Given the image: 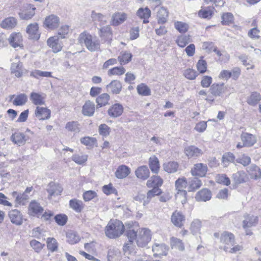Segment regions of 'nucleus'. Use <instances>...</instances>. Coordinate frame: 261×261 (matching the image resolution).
Returning a JSON list of instances; mask_svg holds the SVG:
<instances>
[{
  "mask_svg": "<svg viewBox=\"0 0 261 261\" xmlns=\"http://www.w3.org/2000/svg\"><path fill=\"white\" fill-rule=\"evenodd\" d=\"M168 11L167 9L161 7L157 12V18L159 23H164L167 21Z\"/></svg>",
  "mask_w": 261,
  "mask_h": 261,
  "instance_id": "36",
  "label": "nucleus"
},
{
  "mask_svg": "<svg viewBox=\"0 0 261 261\" xmlns=\"http://www.w3.org/2000/svg\"><path fill=\"white\" fill-rule=\"evenodd\" d=\"M213 14V8H206L200 10L198 12V15L200 17L203 18L210 19Z\"/></svg>",
  "mask_w": 261,
  "mask_h": 261,
  "instance_id": "52",
  "label": "nucleus"
},
{
  "mask_svg": "<svg viewBox=\"0 0 261 261\" xmlns=\"http://www.w3.org/2000/svg\"><path fill=\"white\" fill-rule=\"evenodd\" d=\"M27 99V96L25 94H20L16 96L13 101V103L15 106H22L25 103Z\"/></svg>",
  "mask_w": 261,
  "mask_h": 261,
  "instance_id": "56",
  "label": "nucleus"
},
{
  "mask_svg": "<svg viewBox=\"0 0 261 261\" xmlns=\"http://www.w3.org/2000/svg\"><path fill=\"white\" fill-rule=\"evenodd\" d=\"M69 206L77 213L81 212L85 207V204L82 200L77 199H72L69 201Z\"/></svg>",
  "mask_w": 261,
  "mask_h": 261,
  "instance_id": "23",
  "label": "nucleus"
},
{
  "mask_svg": "<svg viewBox=\"0 0 261 261\" xmlns=\"http://www.w3.org/2000/svg\"><path fill=\"white\" fill-rule=\"evenodd\" d=\"M202 227L201 221L199 219H194L191 223L190 230L193 234L200 233Z\"/></svg>",
  "mask_w": 261,
  "mask_h": 261,
  "instance_id": "40",
  "label": "nucleus"
},
{
  "mask_svg": "<svg viewBox=\"0 0 261 261\" xmlns=\"http://www.w3.org/2000/svg\"><path fill=\"white\" fill-rule=\"evenodd\" d=\"M235 159L234 155L230 152L225 153L222 156V162L225 167L228 166L229 163H232Z\"/></svg>",
  "mask_w": 261,
  "mask_h": 261,
  "instance_id": "61",
  "label": "nucleus"
},
{
  "mask_svg": "<svg viewBox=\"0 0 261 261\" xmlns=\"http://www.w3.org/2000/svg\"><path fill=\"white\" fill-rule=\"evenodd\" d=\"M188 184L186 178H178L175 182V190H185L184 189L188 186Z\"/></svg>",
  "mask_w": 261,
  "mask_h": 261,
  "instance_id": "50",
  "label": "nucleus"
},
{
  "mask_svg": "<svg viewBox=\"0 0 261 261\" xmlns=\"http://www.w3.org/2000/svg\"><path fill=\"white\" fill-rule=\"evenodd\" d=\"M11 139L15 144H18L19 146L23 144L27 141L24 135L21 133H14L12 135Z\"/></svg>",
  "mask_w": 261,
  "mask_h": 261,
  "instance_id": "37",
  "label": "nucleus"
},
{
  "mask_svg": "<svg viewBox=\"0 0 261 261\" xmlns=\"http://www.w3.org/2000/svg\"><path fill=\"white\" fill-rule=\"evenodd\" d=\"M168 249V247L163 243H155L152 247V250L154 253V256L159 257L167 255Z\"/></svg>",
  "mask_w": 261,
  "mask_h": 261,
  "instance_id": "9",
  "label": "nucleus"
},
{
  "mask_svg": "<svg viewBox=\"0 0 261 261\" xmlns=\"http://www.w3.org/2000/svg\"><path fill=\"white\" fill-rule=\"evenodd\" d=\"M16 19L14 17H10L3 20L1 23V27L4 29H12L16 25Z\"/></svg>",
  "mask_w": 261,
  "mask_h": 261,
  "instance_id": "33",
  "label": "nucleus"
},
{
  "mask_svg": "<svg viewBox=\"0 0 261 261\" xmlns=\"http://www.w3.org/2000/svg\"><path fill=\"white\" fill-rule=\"evenodd\" d=\"M232 178L236 184L245 182L248 180V177L243 171H238L232 174Z\"/></svg>",
  "mask_w": 261,
  "mask_h": 261,
  "instance_id": "32",
  "label": "nucleus"
},
{
  "mask_svg": "<svg viewBox=\"0 0 261 261\" xmlns=\"http://www.w3.org/2000/svg\"><path fill=\"white\" fill-rule=\"evenodd\" d=\"M137 15L141 18H143L144 23H147L148 22V20H145L148 19L151 15V11L149 8L146 7L145 8H140L137 12Z\"/></svg>",
  "mask_w": 261,
  "mask_h": 261,
  "instance_id": "41",
  "label": "nucleus"
},
{
  "mask_svg": "<svg viewBox=\"0 0 261 261\" xmlns=\"http://www.w3.org/2000/svg\"><path fill=\"white\" fill-rule=\"evenodd\" d=\"M221 23L223 25H230L234 22V16L231 13L226 12L221 16Z\"/></svg>",
  "mask_w": 261,
  "mask_h": 261,
  "instance_id": "43",
  "label": "nucleus"
},
{
  "mask_svg": "<svg viewBox=\"0 0 261 261\" xmlns=\"http://www.w3.org/2000/svg\"><path fill=\"white\" fill-rule=\"evenodd\" d=\"M149 166L152 173H158L160 165L159 159L155 156L153 155L149 158Z\"/></svg>",
  "mask_w": 261,
  "mask_h": 261,
  "instance_id": "29",
  "label": "nucleus"
},
{
  "mask_svg": "<svg viewBox=\"0 0 261 261\" xmlns=\"http://www.w3.org/2000/svg\"><path fill=\"white\" fill-rule=\"evenodd\" d=\"M110 96L107 93H103L99 95L96 99V102L98 107H101L108 103Z\"/></svg>",
  "mask_w": 261,
  "mask_h": 261,
  "instance_id": "44",
  "label": "nucleus"
},
{
  "mask_svg": "<svg viewBox=\"0 0 261 261\" xmlns=\"http://www.w3.org/2000/svg\"><path fill=\"white\" fill-rule=\"evenodd\" d=\"M135 175L137 178L145 180L150 175V171L146 166H141L135 171Z\"/></svg>",
  "mask_w": 261,
  "mask_h": 261,
  "instance_id": "20",
  "label": "nucleus"
},
{
  "mask_svg": "<svg viewBox=\"0 0 261 261\" xmlns=\"http://www.w3.org/2000/svg\"><path fill=\"white\" fill-rule=\"evenodd\" d=\"M125 72V68L122 66L115 67L109 70L108 74L111 75H121Z\"/></svg>",
  "mask_w": 261,
  "mask_h": 261,
  "instance_id": "51",
  "label": "nucleus"
},
{
  "mask_svg": "<svg viewBox=\"0 0 261 261\" xmlns=\"http://www.w3.org/2000/svg\"><path fill=\"white\" fill-rule=\"evenodd\" d=\"M10 44L14 48L22 47V37L19 33H13L8 39Z\"/></svg>",
  "mask_w": 261,
  "mask_h": 261,
  "instance_id": "10",
  "label": "nucleus"
},
{
  "mask_svg": "<svg viewBox=\"0 0 261 261\" xmlns=\"http://www.w3.org/2000/svg\"><path fill=\"white\" fill-rule=\"evenodd\" d=\"M59 37L58 36H54L49 37L47 41L48 46L51 48L52 51L57 53L60 51L62 48L63 45L59 41Z\"/></svg>",
  "mask_w": 261,
  "mask_h": 261,
  "instance_id": "8",
  "label": "nucleus"
},
{
  "mask_svg": "<svg viewBox=\"0 0 261 261\" xmlns=\"http://www.w3.org/2000/svg\"><path fill=\"white\" fill-rule=\"evenodd\" d=\"M124 226L119 220H111L105 228L106 236L109 238L119 237L124 232Z\"/></svg>",
  "mask_w": 261,
  "mask_h": 261,
  "instance_id": "2",
  "label": "nucleus"
},
{
  "mask_svg": "<svg viewBox=\"0 0 261 261\" xmlns=\"http://www.w3.org/2000/svg\"><path fill=\"white\" fill-rule=\"evenodd\" d=\"M32 190V187H28L22 194H18L17 192H13L12 195L15 197V206L19 205H25L29 201L30 197L28 195Z\"/></svg>",
  "mask_w": 261,
  "mask_h": 261,
  "instance_id": "6",
  "label": "nucleus"
},
{
  "mask_svg": "<svg viewBox=\"0 0 261 261\" xmlns=\"http://www.w3.org/2000/svg\"><path fill=\"white\" fill-rule=\"evenodd\" d=\"M78 42L81 44L84 43L87 48L91 51H95L99 48L100 43L98 39L87 32H83L79 35Z\"/></svg>",
  "mask_w": 261,
  "mask_h": 261,
  "instance_id": "3",
  "label": "nucleus"
},
{
  "mask_svg": "<svg viewBox=\"0 0 261 261\" xmlns=\"http://www.w3.org/2000/svg\"><path fill=\"white\" fill-rule=\"evenodd\" d=\"M188 189L189 192L195 191L202 186L201 180L197 177L189 179L188 184Z\"/></svg>",
  "mask_w": 261,
  "mask_h": 261,
  "instance_id": "30",
  "label": "nucleus"
},
{
  "mask_svg": "<svg viewBox=\"0 0 261 261\" xmlns=\"http://www.w3.org/2000/svg\"><path fill=\"white\" fill-rule=\"evenodd\" d=\"M47 191L49 196L51 197L53 195H60L62 191V188L59 185L51 182L47 186Z\"/></svg>",
  "mask_w": 261,
  "mask_h": 261,
  "instance_id": "24",
  "label": "nucleus"
},
{
  "mask_svg": "<svg viewBox=\"0 0 261 261\" xmlns=\"http://www.w3.org/2000/svg\"><path fill=\"white\" fill-rule=\"evenodd\" d=\"M65 128L68 131L73 132L75 134L79 133L80 131V124L76 121L68 122L66 124Z\"/></svg>",
  "mask_w": 261,
  "mask_h": 261,
  "instance_id": "46",
  "label": "nucleus"
},
{
  "mask_svg": "<svg viewBox=\"0 0 261 261\" xmlns=\"http://www.w3.org/2000/svg\"><path fill=\"white\" fill-rule=\"evenodd\" d=\"M241 139L244 145L246 147L253 146L256 142V138L254 135L247 133H243L241 136Z\"/></svg>",
  "mask_w": 261,
  "mask_h": 261,
  "instance_id": "15",
  "label": "nucleus"
},
{
  "mask_svg": "<svg viewBox=\"0 0 261 261\" xmlns=\"http://www.w3.org/2000/svg\"><path fill=\"white\" fill-rule=\"evenodd\" d=\"M36 215L38 218L43 220L47 221L53 216L54 213L50 211L47 210L44 212L43 208L40 203L34 200V216Z\"/></svg>",
  "mask_w": 261,
  "mask_h": 261,
  "instance_id": "5",
  "label": "nucleus"
},
{
  "mask_svg": "<svg viewBox=\"0 0 261 261\" xmlns=\"http://www.w3.org/2000/svg\"><path fill=\"white\" fill-rule=\"evenodd\" d=\"M192 41L191 36L189 35H181L177 37L176 43L180 47H185Z\"/></svg>",
  "mask_w": 261,
  "mask_h": 261,
  "instance_id": "35",
  "label": "nucleus"
},
{
  "mask_svg": "<svg viewBox=\"0 0 261 261\" xmlns=\"http://www.w3.org/2000/svg\"><path fill=\"white\" fill-rule=\"evenodd\" d=\"M91 18L93 21H98L102 24H104L105 23H106L105 16L102 14L96 13L94 11L92 12Z\"/></svg>",
  "mask_w": 261,
  "mask_h": 261,
  "instance_id": "58",
  "label": "nucleus"
},
{
  "mask_svg": "<svg viewBox=\"0 0 261 261\" xmlns=\"http://www.w3.org/2000/svg\"><path fill=\"white\" fill-rule=\"evenodd\" d=\"M258 222V218L257 216L251 215H245L244 220L243 221V227L244 228L255 226Z\"/></svg>",
  "mask_w": 261,
  "mask_h": 261,
  "instance_id": "13",
  "label": "nucleus"
},
{
  "mask_svg": "<svg viewBox=\"0 0 261 261\" xmlns=\"http://www.w3.org/2000/svg\"><path fill=\"white\" fill-rule=\"evenodd\" d=\"M220 248L227 252L234 244V235L227 231L223 232L220 237Z\"/></svg>",
  "mask_w": 261,
  "mask_h": 261,
  "instance_id": "4",
  "label": "nucleus"
},
{
  "mask_svg": "<svg viewBox=\"0 0 261 261\" xmlns=\"http://www.w3.org/2000/svg\"><path fill=\"white\" fill-rule=\"evenodd\" d=\"M227 89V87L223 83L214 84L211 86L210 92L214 96H220L226 92Z\"/></svg>",
  "mask_w": 261,
  "mask_h": 261,
  "instance_id": "11",
  "label": "nucleus"
},
{
  "mask_svg": "<svg viewBox=\"0 0 261 261\" xmlns=\"http://www.w3.org/2000/svg\"><path fill=\"white\" fill-rule=\"evenodd\" d=\"M175 199L182 204H185L187 201V192L186 190H176Z\"/></svg>",
  "mask_w": 261,
  "mask_h": 261,
  "instance_id": "47",
  "label": "nucleus"
},
{
  "mask_svg": "<svg viewBox=\"0 0 261 261\" xmlns=\"http://www.w3.org/2000/svg\"><path fill=\"white\" fill-rule=\"evenodd\" d=\"M126 236L129 242L136 241L138 246L145 247L151 240L150 230L147 228H142L139 230V226L136 223L125 224Z\"/></svg>",
  "mask_w": 261,
  "mask_h": 261,
  "instance_id": "1",
  "label": "nucleus"
},
{
  "mask_svg": "<svg viewBox=\"0 0 261 261\" xmlns=\"http://www.w3.org/2000/svg\"><path fill=\"white\" fill-rule=\"evenodd\" d=\"M107 88L113 94H118L121 91L122 85L120 81L113 80L107 86Z\"/></svg>",
  "mask_w": 261,
  "mask_h": 261,
  "instance_id": "26",
  "label": "nucleus"
},
{
  "mask_svg": "<svg viewBox=\"0 0 261 261\" xmlns=\"http://www.w3.org/2000/svg\"><path fill=\"white\" fill-rule=\"evenodd\" d=\"M162 191L159 188H154L149 190L147 193L146 200L144 201V204H148L150 202L151 199L156 195H159L161 194Z\"/></svg>",
  "mask_w": 261,
  "mask_h": 261,
  "instance_id": "48",
  "label": "nucleus"
},
{
  "mask_svg": "<svg viewBox=\"0 0 261 261\" xmlns=\"http://www.w3.org/2000/svg\"><path fill=\"white\" fill-rule=\"evenodd\" d=\"M211 197V192L206 188L201 189L195 196V199L197 201H206L210 200Z\"/></svg>",
  "mask_w": 261,
  "mask_h": 261,
  "instance_id": "19",
  "label": "nucleus"
},
{
  "mask_svg": "<svg viewBox=\"0 0 261 261\" xmlns=\"http://www.w3.org/2000/svg\"><path fill=\"white\" fill-rule=\"evenodd\" d=\"M88 159V155L86 154H74L72 156V160L79 165L85 163Z\"/></svg>",
  "mask_w": 261,
  "mask_h": 261,
  "instance_id": "60",
  "label": "nucleus"
},
{
  "mask_svg": "<svg viewBox=\"0 0 261 261\" xmlns=\"http://www.w3.org/2000/svg\"><path fill=\"white\" fill-rule=\"evenodd\" d=\"M35 115L39 120L48 119L50 116V111L46 107H37Z\"/></svg>",
  "mask_w": 261,
  "mask_h": 261,
  "instance_id": "16",
  "label": "nucleus"
},
{
  "mask_svg": "<svg viewBox=\"0 0 261 261\" xmlns=\"http://www.w3.org/2000/svg\"><path fill=\"white\" fill-rule=\"evenodd\" d=\"M59 18L58 16L50 15L45 18L44 24L49 29L54 30L59 27Z\"/></svg>",
  "mask_w": 261,
  "mask_h": 261,
  "instance_id": "12",
  "label": "nucleus"
},
{
  "mask_svg": "<svg viewBox=\"0 0 261 261\" xmlns=\"http://www.w3.org/2000/svg\"><path fill=\"white\" fill-rule=\"evenodd\" d=\"M170 243L172 248H175L180 251H183L185 249L184 244L179 239L172 237L171 238Z\"/></svg>",
  "mask_w": 261,
  "mask_h": 261,
  "instance_id": "45",
  "label": "nucleus"
},
{
  "mask_svg": "<svg viewBox=\"0 0 261 261\" xmlns=\"http://www.w3.org/2000/svg\"><path fill=\"white\" fill-rule=\"evenodd\" d=\"M163 179L159 176L154 175L151 176L147 181L146 186L148 188H158L163 184Z\"/></svg>",
  "mask_w": 261,
  "mask_h": 261,
  "instance_id": "27",
  "label": "nucleus"
},
{
  "mask_svg": "<svg viewBox=\"0 0 261 261\" xmlns=\"http://www.w3.org/2000/svg\"><path fill=\"white\" fill-rule=\"evenodd\" d=\"M130 173V169L125 165H121L117 169L115 175L118 178H123Z\"/></svg>",
  "mask_w": 261,
  "mask_h": 261,
  "instance_id": "34",
  "label": "nucleus"
},
{
  "mask_svg": "<svg viewBox=\"0 0 261 261\" xmlns=\"http://www.w3.org/2000/svg\"><path fill=\"white\" fill-rule=\"evenodd\" d=\"M100 36L105 37L106 39H110L112 37V30L110 25H108L101 28L100 30Z\"/></svg>",
  "mask_w": 261,
  "mask_h": 261,
  "instance_id": "53",
  "label": "nucleus"
},
{
  "mask_svg": "<svg viewBox=\"0 0 261 261\" xmlns=\"http://www.w3.org/2000/svg\"><path fill=\"white\" fill-rule=\"evenodd\" d=\"M207 171V165L203 163H197L195 164L191 170V173L193 176L201 177L205 176Z\"/></svg>",
  "mask_w": 261,
  "mask_h": 261,
  "instance_id": "7",
  "label": "nucleus"
},
{
  "mask_svg": "<svg viewBox=\"0 0 261 261\" xmlns=\"http://www.w3.org/2000/svg\"><path fill=\"white\" fill-rule=\"evenodd\" d=\"M132 56V54L128 51H121L118 57V60L121 65H125L131 61Z\"/></svg>",
  "mask_w": 261,
  "mask_h": 261,
  "instance_id": "38",
  "label": "nucleus"
},
{
  "mask_svg": "<svg viewBox=\"0 0 261 261\" xmlns=\"http://www.w3.org/2000/svg\"><path fill=\"white\" fill-rule=\"evenodd\" d=\"M81 143L86 146L93 147L96 143L97 140L95 138L85 137L80 139Z\"/></svg>",
  "mask_w": 261,
  "mask_h": 261,
  "instance_id": "59",
  "label": "nucleus"
},
{
  "mask_svg": "<svg viewBox=\"0 0 261 261\" xmlns=\"http://www.w3.org/2000/svg\"><path fill=\"white\" fill-rule=\"evenodd\" d=\"M9 216L12 223L20 225L22 223V218L20 212L13 210L9 212Z\"/></svg>",
  "mask_w": 261,
  "mask_h": 261,
  "instance_id": "22",
  "label": "nucleus"
},
{
  "mask_svg": "<svg viewBox=\"0 0 261 261\" xmlns=\"http://www.w3.org/2000/svg\"><path fill=\"white\" fill-rule=\"evenodd\" d=\"M111 128L106 124H101L98 127V132L100 135L107 137L110 135Z\"/></svg>",
  "mask_w": 261,
  "mask_h": 261,
  "instance_id": "62",
  "label": "nucleus"
},
{
  "mask_svg": "<svg viewBox=\"0 0 261 261\" xmlns=\"http://www.w3.org/2000/svg\"><path fill=\"white\" fill-rule=\"evenodd\" d=\"M185 153L189 158H197L203 154L202 151L195 146H190L185 149Z\"/></svg>",
  "mask_w": 261,
  "mask_h": 261,
  "instance_id": "17",
  "label": "nucleus"
},
{
  "mask_svg": "<svg viewBox=\"0 0 261 261\" xmlns=\"http://www.w3.org/2000/svg\"><path fill=\"white\" fill-rule=\"evenodd\" d=\"M163 169L165 171L168 173L172 174L177 171L179 165L175 161H170L163 164Z\"/></svg>",
  "mask_w": 261,
  "mask_h": 261,
  "instance_id": "25",
  "label": "nucleus"
},
{
  "mask_svg": "<svg viewBox=\"0 0 261 261\" xmlns=\"http://www.w3.org/2000/svg\"><path fill=\"white\" fill-rule=\"evenodd\" d=\"M247 172L250 178L257 179L261 178V169L255 164H251L247 168Z\"/></svg>",
  "mask_w": 261,
  "mask_h": 261,
  "instance_id": "18",
  "label": "nucleus"
},
{
  "mask_svg": "<svg viewBox=\"0 0 261 261\" xmlns=\"http://www.w3.org/2000/svg\"><path fill=\"white\" fill-rule=\"evenodd\" d=\"M184 220V216L177 211L174 212L171 216L172 222L177 227H181L182 226V221Z\"/></svg>",
  "mask_w": 261,
  "mask_h": 261,
  "instance_id": "28",
  "label": "nucleus"
},
{
  "mask_svg": "<svg viewBox=\"0 0 261 261\" xmlns=\"http://www.w3.org/2000/svg\"><path fill=\"white\" fill-rule=\"evenodd\" d=\"M47 247L48 250L52 252L55 251L58 248V243L54 238H49L47 240Z\"/></svg>",
  "mask_w": 261,
  "mask_h": 261,
  "instance_id": "63",
  "label": "nucleus"
},
{
  "mask_svg": "<svg viewBox=\"0 0 261 261\" xmlns=\"http://www.w3.org/2000/svg\"><path fill=\"white\" fill-rule=\"evenodd\" d=\"M21 67L22 64L19 61L16 63H13L11 67V72L14 74L15 76L17 77L21 76L22 74Z\"/></svg>",
  "mask_w": 261,
  "mask_h": 261,
  "instance_id": "42",
  "label": "nucleus"
},
{
  "mask_svg": "<svg viewBox=\"0 0 261 261\" xmlns=\"http://www.w3.org/2000/svg\"><path fill=\"white\" fill-rule=\"evenodd\" d=\"M95 112L94 103L88 100L85 102L82 108V113L84 116H92Z\"/></svg>",
  "mask_w": 261,
  "mask_h": 261,
  "instance_id": "21",
  "label": "nucleus"
},
{
  "mask_svg": "<svg viewBox=\"0 0 261 261\" xmlns=\"http://www.w3.org/2000/svg\"><path fill=\"white\" fill-rule=\"evenodd\" d=\"M127 18V15L124 13L118 12L112 16V24L117 26L124 22Z\"/></svg>",
  "mask_w": 261,
  "mask_h": 261,
  "instance_id": "31",
  "label": "nucleus"
},
{
  "mask_svg": "<svg viewBox=\"0 0 261 261\" xmlns=\"http://www.w3.org/2000/svg\"><path fill=\"white\" fill-rule=\"evenodd\" d=\"M137 89L138 93L143 96H148L151 94L150 89L144 84H141L138 85Z\"/></svg>",
  "mask_w": 261,
  "mask_h": 261,
  "instance_id": "54",
  "label": "nucleus"
},
{
  "mask_svg": "<svg viewBox=\"0 0 261 261\" xmlns=\"http://www.w3.org/2000/svg\"><path fill=\"white\" fill-rule=\"evenodd\" d=\"M174 25L176 30L180 33H186L189 29L188 24L182 21H175Z\"/></svg>",
  "mask_w": 261,
  "mask_h": 261,
  "instance_id": "49",
  "label": "nucleus"
},
{
  "mask_svg": "<svg viewBox=\"0 0 261 261\" xmlns=\"http://www.w3.org/2000/svg\"><path fill=\"white\" fill-rule=\"evenodd\" d=\"M33 8L30 5H28V8L26 10H22L19 13L20 18L22 19H29L32 17V12Z\"/></svg>",
  "mask_w": 261,
  "mask_h": 261,
  "instance_id": "55",
  "label": "nucleus"
},
{
  "mask_svg": "<svg viewBox=\"0 0 261 261\" xmlns=\"http://www.w3.org/2000/svg\"><path fill=\"white\" fill-rule=\"evenodd\" d=\"M261 100V95L257 92H253L248 96L247 102L251 106H254Z\"/></svg>",
  "mask_w": 261,
  "mask_h": 261,
  "instance_id": "39",
  "label": "nucleus"
},
{
  "mask_svg": "<svg viewBox=\"0 0 261 261\" xmlns=\"http://www.w3.org/2000/svg\"><path fill=\"white\" fill-rule=\"evenodd\" d=\"M216 181L218 183L228 186L230 184L229 178L224 174H219L216 176Z\"/></svg>",
  "mask_w": 261,
  "mask_h": 261,
  "instance_id": "64",
  "label": "nucleus"
},
{
  "mask_svg": "<svg viewBox=\"0 0 261 261\" xmlns=\"http://www.w3.org/2000/svg\"><path fill=\"white\" fill-rule=\"evenodd\" d=\"M46 94L44 93H34V104L35 105H44Z\"/></svg>",
  "mask_w": 261,
  "mask_h": 261,
  "instance_id": "57",
  "label": "nucleus"
},
{
  "mask_svg": "<svg viewBox=\"0 0 261 261\" xmlns=\"http://www.w3.org/2000/svg\"><path fill=\"white\" fill-rule=\"evenodd\" d=\"M123 112V106L120 103H115L109 109L108 114L111 117L117 118L121 116Z\"/></svg>",
  "mask_w": 261,
  "mask_h": 261,
  "instance_id": "14",
  "label": "nucleus"
}]
</instances>
